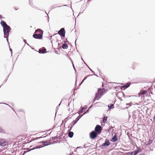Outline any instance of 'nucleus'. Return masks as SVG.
<instances>
[{
  "mask_svg": "<svg viewBox=\"0 0 155 155\" xmlns=\"http://www.w3.org/2000/svg\"><path fill=\"white\" fill-rule=\"evenodd\" d=\"M81 8H82V9L83 10V11L81 12V13H83L85 9L86 8V7H85V6H84L83 5H82V7H81Z\"/></svg>",
  "mask_w": 155,
  "mask_h": 155,
  "instance_id": "cd10ccee",
  "label": "nucleus"
},
{
  "mask_svg": "<svg viewBox=\"0 0 155 155\" xmlns=\"http://www.w3.org/2000/svg\"><path fill=\"white\" fill-rule=\"evenodd\" d=\"M137 150H138V151L139 152V153L141 152L142 150L141 149V148L140 147H139L138 149Z\"/></svg>",
  "mask_w": 155,
  "mask_h": 155,
  "instance_id": "c756f323",
  "label": "nucleus"
},
{
  "mask_svg": "<svg viewBox=\"0 0 155 155\" xmlns=\"http://www.w3.org/2000/svg\"><path fill=\"white\" fill-rule=\"evenodd\" d=\"M98 134L97 133L93 130L90 133V137L91 139L93 140L96 138Z\"/></svg>",
  "mask_w": 155,
  "mask_h": 155,
  "instance_id": "39448f33",
  "label": "nucleus"
},
{
  "mask_svg": "<svg viewBox=\"0 0 155 155\" xmlns=\"http://www.w3.org/2000/svg\"><path fill=\"white\" fill-rule=\"evenodd\" d=\"M94 75L95 76H96L97 77H98L96 74H94Z\"/></svg>",
  "mask_w": 155,
  "mask_h": 155,
  "instance_id": "5fc2aeb1",
  "label": "nucleus"
},
{
  "mask_svg": "<svg viewBox=\"0 0 155 155\" xmlns=\"http://www.w3.org/2000/svg\"><path fill=\"white\" fill-rule=\"evenodd\" d=\"M74 125H73V124H71V126L70 127V130H71L72 127H73L74 126Z\"/></svg>",
  "mask_w": 155,
  "mask_h": 155,
  "instance_id": "2f4dec72",
  "label": "nucleus"
},
{
  "mask_svg": "<svg viewBox=\"0 0 155 155\" xmlns=\"http://www.w3.org/2000/svg\"><path fill=\"white\" fill-rule=\"evenodd\" d=\"M87 108V105H85L84 107H81V109L78 111V114H80L81 113H82L83 112L84 110L86 109Z\"/></svg>",
  "mask_w": 155,
  "mask_h": 155,
  "instance_id": "f8f14e48",
  "label": "nucleus"
},
{
  "mask_svg": "<svg viewBox=\"0 0 155 155\" xmlns=\"http://www.w3.org/2000/svg\"><path fill=\"white\" fill-rule=\"evenodd\" d=\"M83 83V82H82V81H81L80 84H81Z\"/></svg>",
  "mask_w": 155,
  "mask_h": 155,
  "instance_id": "680f3d73",
  "label": "nucleus"
},
{
  "mask_svg": "<svg viewBox=\"0 0 155 155\" xmlns=\"http://www.w3.org/2000/svg\"><path fill=\"white\" fill-rule=\"evenodd\" d=\"M30 140V141H29L30 143V142H31L32 140Z\"/></svg>",
  "mask_w": 155,
  "mask_h": 155,
  "instance_id": "864d4df0",
  "label": "nucleus"
},
{
  "mask_svg": "<svg viewBox=\"0 0 155 155\" xmlns=\"http://www.w3.org/2000/svg\"><path fill=\"white\" fill-rule=\"evenodd\" d=\"M102 130V127L101 125H97L95 127L94 130L99 134L101 133Z\"/></svg>",
  "mask_w": 155,
  "mask_h": 155,
  "instance_id": "423d86ee",
  "label": "nucleus"
},
{
  "mask_svg": "<svg viewBox=\"0 0 155 155\" xmlns=\"http://www.w3.org/2000/svg\"><path fill=\"white\" fill-rule=\"evenodd\" d=\"M90 70V71L93 73H94V72L88 66V67H87Z\"/></svg>",
  "mask_w": 155,
  "mask_h": 155,
  "instance_id": "7c9ffc66",
  "label": "nucleus"
},
{
  "mask_svg": "<svg viewBox=\"0 0 155 155\" xmlns=\"http://www.w3.org/2000/svg\"><path fill=\"white\" fill-rule=\"evenodd\" d=\"M107 116H105L104 117L103 119V122L105 123L107 122Z\"/></svg>",
  "mask_w": 155,
  "mask_h": 155,
  "instance_id": "4be33fe9",
  "label": "nucleus"
},
{
  "mask_svg": "<svg viewBox=\"0 0 155 155\" xmlns=\"http://www.w3.org/2000/svg\"><path fill=\"white\" fill-rule=\"evenodd\" d=\"M1 24L3 27L4 37L5 38H7L6 39L7 41H8V36L9 33L10 31L11 28L10 27L3 21H1Z\"/></svg>",
  "mask_w": 155,
  "mask_h": 155,
  "instance_id": "f257e3e1",
  "label": "nucleus"
},
{
  "mask_svg": "<svg viewBox=\"0 0 155 155\" xmlns=\"http://www.w3.org/2000/svg\"><path fill=\"white\" fill-rule=\"evenodd\" d=\"M83 83V82H82V81H81L80 84H81Z\"/></svg>",
  "mask_w": 155,
  "mask_h": 155,
  "instance_id": "69168bd1",
  "label": "nucleus"
},
{
  "mask_svg": "<svg viewBox=\"0 0 155 155\" xmlns=\"http://www.w3.org/2000/svg\"><path fill=\"white\" fill-rule=\"evenodd\" d=\"M39 143H41L42 144L43 146L41 145H38L33 148L30 149V151L32 150H34L35 149H37L42 148L43 147L47 146L48 145H50L51 144V143L49 140H47L46 141H42L39 142Z\"/></svg>",
  "mask_w": 155,
  "mask_h": 155,
  "instance_id": "f03ea898",
  "label": "nucleus"
},
{
  "mask_svg": "<svg viewBox=\"0 0 155 155\" xmlns=\"http://www.w3.org/2000/svg\"><path fill=\"white\" fill-rule=\"evenodd\" d=\"M52 37V36H50V40H51V38Z\"/></svg>",
  "mask_w": 155,
  "mask_h": 155,
  "instance_id": "603ef678",
  "label": "nucleus"
},
{
  "mask_svg": "<svg viewBox=\"0 0 155 155\" xmlns=\"http://www.w3.org/2000/svg\"><path fill=\"white\" fill-rule=\"evenodd\" d=\"M87 144H85L84 145V148H86L90 146H87Z\"/></svg>",
  "mask_w": 155,
  "mask_h": 155,
  "instance_id": "473e14b6",
  "label": "nucleus"
},
{
  "mask_svg": "<svg viewBox=\"0 0 155 155\" xmlns=\"http://www.w3.org/2000/svg\"><path fill=\"white\" fill-rule=\"evenodd\" d=\"M118 136L116 134H115L114 135V136L112 137V138L110 140V141L113 142H116L118 140Z\"/></svg>",
  "mask_w": 155,
  "mask_h": 155,
  "instance_id": "9d476101",
  "label": "nucleus"
},
{
  "mask_svg": "<svg viewBox=\"0 0 155 155\" xmlns=\"http://www.w3.org/2000/svg\"><path fill=\"white\" fill-rule=\"evenodd\" d=\"M62 6H67V5H64L63 6H56V5H54L51 6V8L52 9H53L54 8H56L60 7H61Z\"/></svg>",
  "mask_w": 155,
  "mask_h": 155,
  "instance_id": "aec40b11",
  "label": "nucleus"
},
{
  "mask_svg": "<svg viewBox=\"0 0 155 155\" xmlns=\"http://www.w3.org/2000/svg\"><path fill=\"white\" fill-rule=\"evenodd\" d=\"M58 134H57V136L54 137H51V139L52 140H55L57 139H61V135H60L59 136H58Z\"/></svg>",
  "mask_w": 155,
  "mask_h": 155,
  "instance_id": "4468645a",
  "label": "nucleus"
},
{
  "mask_svg": "<svg viewBox=\"0 0 155 155\" xmlns=\"http://www.w3.org/2000/svg\"><path fill=\"white\" fill-rule=\"evenodd\" d=\"M74 70L75 71V74H76V69L75 68V67H74Z\"/></svg>",
  "mask_w": 155,
  "mask_h": 155,
  "instance_id": "37998d69",
  "label": "nucleus"
},
{
  "mask_svg": "<svg viewBox=\"0 0 155 155\" xmlns=\"http://www.w3.org/2000/svg\"><path fill=\"white\" fill-rule=\"evenodd\" d=\"M133 151L132 152H129L127 153V155H134Z\"/></svg>",
  "mask_w": 155,
  "mask_h": 155,
  "instance_id": "bb28decb",
  "label": "nucleus"
},
{
  "mask_svg": "<svg viewBox=\"0 0 155 155\" xmlns=\"http://www.w3.org/2000/svg\"><path fill=\"white\" fill-rule=\"evenodd\" d=\"M74 135V133L73 132L70 131L68 134V136L70 138H72Z\"/></svg>",
  "mask_w": 155,
  "mask_h": 155,
  "instance_id": "a211bd4d",
  "label": "nucleus"
},
{
  "mask_svg": "<svg viewBox=\"0 0 155 155\" xmlns=\"http://www.w3.org/2000/svg\"><path fill=\"white\" fill-rule=\"evenodd\" d=\"M66 41H64V43H66V42H68V43H69V41L67 40V39H66Z\"/></svg>",
  "mask_w": 155,
  "mask_h": 155,
  "instance_id": "c9c22d12",
  "label": "nucleus"
},
{
  "mask_svg": "<svg viewBox=\"0 0 155 155\" xmlns=\"http://www.w3.org/2000/svg\"><path fill=\"white\" fill-rule=\"evenodd\" d=\"M82 117V115H79L76 118L75 120H74L72 122L73 125H74Z\"/></svg>",
  "mask_w": 155,
  "mask_h": 155,
  "instance_id": "9b49d317",
  "label": "nucleus"
},
{
  "mask_svg": "<svg viewBox=\"0 0 155 155\" xmlns=\"http://www.w3.org/2000/svg\"><path fill=\"white\" fill-rule=\"evenodd\" d=\"M138 155H145L144 153L139 154Z\"/></svg>",
  "mask_w": 155,
  "mask_h": 155,
  "instance_id": "49530a36",
  "label": "nucleus"
},
{
  "mask_svg": "<svg viewBox=\"0 0 155 155\" xmlns=\"http://www.w3.org/2000/svg\"><path fill=\"white\" fill-rule=\"evenodd\" d=\"M48 21H49V17L48 16Z\"/></svg>",
  "mask_w": 155,
  "mask_h": 155,
  "instance_id": "4d7b16f0",
  "label": "nucleus"
},
{
  "mask_svg": "<svg viewBox=\"0 0 155 155\" xmlns=\"http://www.w3.org/2000/svg\"><path fill=\"white\" fill-rule=\"evenodd\" d=\"M87 114V113H86V112H84L83 114L82 115V116H83L84 115H85V114Z\"/></svg>",
  "mask_w": 155,
  "mask_h": 155,
  "instance_id": "a18cd8bd",
  "label": "nucleus"
},
{
  "mask_svg": "<svg viewBox=\"0 0 155 155\" xmlns=\"http://www.w3.org/2000/svg\"><path fill=\"white\" fill-rule=\"evenodd\" d=\"M62 49H66L68 48V45L66 44H64L62 45Z\"/></svg>",
  "mask_w": 155,
  "mask_h": 155,
  "instance_id": "6ab92c4d",
  "label": "nucleus"
},
{
  "mask_svg": "<svg viewBox=\"0 0 155 155\" xmlns=\"http://www.w3.org/2000/svg\"><path fill=\"white\" fill-rule=\"evenodd\" d=\"M153 119L154 120H155V115H154V116L153 117Z\"/></svg>",
  "mask_w": 155,
  "mask_h": 155,
  "instance_id": "3c124183",
  "label": "nucleus"
},
{
  "mask_svg": "<svg viewBox=\"0 0 155 155\" xmlns=\"http://www.w3.org/2000/svg\"><path fill=\"white\" fill-rule=\"evenodd\" d=\"M110 144V143L109 140L107 139H106L104 143H102L101 145L99 146L100 148L102 149H104L108 146Z\"/></svg>",
  "mask_w": 155,
  "mask_h": 155,
  "instance_id": "7ed1b4c3",
  "label": "nucleus"
},
{
  "mask_svg": "<svg viewBox=\"0 0 155 155\" xmlns=\"http://www.w3.org/2000/svg\"><path fill=\"white\" fill-rule=\"evenodd\" d=\"M152 142V140L150 139H149L148 142L146 144V145L147 146H148L150 145L151 143Z\"/></svg>",
  "mask_w": 155,
  "mask_h": 155,
  "instance_id": "b1692460",
  "label": "nucleus"
},
{
  "mask_svg": "<svg viewBox=\"0 0 155 155\" xmlns=\"http://www.w3.org/2000/svg\"><path fill=\"white\" fill-rule=\"evenodd\" d=\"M85 64L87 67H88V65L87 64Z\"/></svg>",
  "mask_w": 155,
  "mask_h": 155,
  "instance_id": "bf43d9fd",
  "label": "nucleus"
},
{
  "mask_svg": "<svg viewBox=\"0 0 155 155\" xmlns=\"http://www.w3.org/2000/svg\"><path fill=\"white\" fill-rule=\"evenodd\" d=\"M83 83V82H82V81H81L80 84H81Z\"/></svg>",
  "mask_w": 155,
  "mask_h": 155,
  "instance_id": "0e129e2a",
  "label": "nucleus"
},
{
  "mask_svg": "<svg viewBox=\"0 0 155 155\" xmlns=\"http://www.w3.org/2000/svg\"><path fill=\"white\" fill-rule=\"evenodd\" d=\"M55 53H56V54H59L58 53L57 51L56 50L55 51Z\"/></svg>",
  "mask_w": 155,
  "mask_h": 155,
  "instance_id": "a19ab883",
  "label": "nucleus"
},
{
  "mask_svg": "<svg viewBox=\"0 0 155 155\" xmlns=\"http://www.w3.org/2000/svg\"><path fill=\"white\" fill-rule=\"evenodd\" d=\"M81 59L83 61H84L82 57H81Z\"/></svg>",
  "mask_w": 155,
  "mask_h": 155,
  "instance_id": "6e6d98bb",
  "label": "nucleus"
},
{
  "mask_svg": "<svg viewBox=\"0 0 155 155\" xmlns=\"http://www.w3.org/2000/svg\"><path fill=\"white\" fill-rule=\"evenodd\" d=\"M45 137H45L41 136V137H38L36 138H35V140L36 139H40V138H42V137Z\"/></svg>",
  "mask_w": 155,
  "mask_h": 155,
  "instance_id": "72a5a7b5",
  "label": "nucleus"
},
{
  "mask_svg": "<svg viewBox=\"0 0 155 155\" xmlns=\"http://www.w3.org/2000/svg\"><path fill=\"white\" fill-rule=\"evenodd\" d=\"M150 93H151V94H153V92H150Z\"/></svg>",
  "mask_w": 155,
  "mask_h": 155,
  "instance_id": "774afa93",
  "label": "nucleus"
},
{
  "mask_svg": "<svg viewBox=\"0 0 155 155\" xmlns=\"http://www.w3.org/2000/svg\"><path fill=\"white\" fill-rule=\"evenodd\" d=\"M59 107H58V106L56 108V110H58Z\"/></svg>",
  "mask_w": 155,
  "mask_h": 155,
  "instance_id": "79ce46f5",
  "label": "nucleus"
},
{
  "mask_svg": "<svg viewBox=\"0 0 155 155\" xmlns=\"http://www.w3.org/2000/svg\"><path fill=\"white\" fill-rule=\"evenodd\" d=\"M114 83L116 84H123V85L121 86L120 87V89L122 90H124L127 88L130 85L131 83L130 82H127L125 84H123L121 83H117V82H115Z\"/></svg>",
  "mask_w": 155,
  "mask_h": 155,
  "instance_id": "20e7f679",
  "label": "nucleus"
},
{
  "mask_svg": "<svg viewBox=\"0 0 155 155\" xmlns=\"http://www.w3.org/2000/svg\"><path fill=\"white\" fill-rule=\"evenodd\" d=\"M105 91L104 88H103L102 89H101L98 88L97 93L100 95V96L101 97L104 94V92Z\"/></svg>",
  "mask_w": 155,
  "mask_h": 155,
  "instance_id": "1a4fd4ad",
  "label": "nucleus"
},
{
  "mask_svg": "<svg viewBox=\"0 0 155 155\" xmlns=\"http://www.w3.org/2000/svg\"><path fill=\"white\" fill-rule=\"evenodd\" d=\"M43 32H44L41 29L38 28L37 29H36L35 30L34 33H37V34L38 33H39V34L43 35Z\"/></svg>",
  "mask_w": 155,
  "mask_h": 155,
  "instance_id": "ddd939ff",
  "label": "nucleus"
},
{
  "mask_svg": "<svg viewBox=\"0 0 155 155\" xmlns=\"http://www.w3.org/2000/svg\"><path fill=\"white\" fill-rule=\"evenodd\" d=\"M61 101L60 102V104H59V105L58 106L59 107L61 105Z\"/></svg>",
  "mask_w": 155,
  "mask_h": 155,
  "instance_id": "c03bdc74",
  "label": "nucleus"
},
{
  "mask_svg": "<svg viewBox=\"0 0 155 155\" xmlns=\"http://www.w3.org/2000/svg\"><path fill=\"white\" fill-rule=\"evenodd\" d=\"M65 120V121L66 122L68 120V117H66L64 119Z\"/></svg>",
  "mask_w": 155,
  "mask_h": 155,
  "instance_id": "58836bf2",
  "label": "nucleus"
},
{
  "mask_svg": "<svg viewBox=\"0 0 155 155\" xmlns=\"http://www.w3.org/2000/svg\"><path fill=\"white\" fill-rule=\"evenodd\" d=\"M108 107L109 110L114 108V105L113 104H110L108 105Z\"/></svg>",
  "mask_w": 155,
  "mask_h": 155,
  "instance_id": "dca6fc26",
  "label": "nucleus"
},
{
  "mask_svg": "<svg viewBox=\"0 0 155 155\" xmlns=\"http://www.w3.org/2000/svg\"><path fill=\"white\" fill-rule=\"evenodd\" d=\"M89 108H88L86 111V113H87L89 112Z\"/></svg>",
  "mask_w": 155,
  "mask_h": 155,
  "instance_id": "e433bc0d",
  "label": "nucleus"
},
{
  "mask_svg": "<svg viewBox=\"0 0 155 155\" xmlns=\"http://www.w3.org/2000/svg\"><path fill=\"white\" fill-rule=\"evenodd\" d=\"M132 104L131 103H130L127 104L126 105H130V106H131V104Z\"/></svg>",
  "mask_w": 155,
  "mask_h": 155,
  "instance_id": "4c0bfd02",
  "label": "nucleus"
},
{
  "mask_svg": "<svg viewBox=\"0 0 155 155\" xmlns=\"http://www.w3.org/2000/svg\"><path fill=\"white\" fill-rule=\"evenodd\" d=\"M72 65H73V68H74V64L72 61Z\"/></svg>",
  "mask_w": 155,
  "mask_h": 155,
  "instance_id": "de8ad7c7",
  "label": "nucleus"
},
{
  "mask_svg": "<svg viewBox=\"0 0 155 155\" xmlns=\"http://www.w3.org/2000/svg\"><path fill=\"white\" fill-rule=\"evenodd\" d=\"M84 79L81 81H82V82H83L84 81Z\"/></svg>",
  "mask_w": 155,
  "mask_h": 155,
  "instance_id": "338daca9",
  "label": "nucleus"
},
{
  "mask_svg": "<svg viewBox=\"0 0 155 155\" xmlns=\"http://www.w3.org/2000/svg\"><path fill=\"white\" fill-rule=\"evenodd\" d=\"M122 96L124 97V98H126L127 97H130L133 96H128L127 95H125L124 93H123V92H122Z\"/></svg>",
  "mask_w": 155,
  "mask_h": 155,
  "instance_id": "393cba45",
  "label": "nucleus"
},
{
  "mask_svg": "<svg viewBox=\"0 0 155 155\" xmlns=\"http://www.w3.org/2000/svg\"><path fill=\"white\" fill-rule=\"evenodd\" d=\"M46 49L45 48L42 49H40L39 51V53L40 54L45 53H46L45 51H46Z\"/></svg>",
  "mask_w": 155,
  "mask_h": 155,
  "instance_id": "2eb2a0df",
  "label": "nucleus"
},
{
  "mask_svg": "<svg viewBox=\"0 0 155 155\" xmlns=\"http://www.w3.org/2000/svg\"><path fill=\"white\" fill-rule=\"evenodd\" d=\"M101 97L100 96V95L97 93L96 94L94 98L97 100H98Z\"/></svg>",
  "mask_w": 155,
  "mask_h": 155,
  "instance_id": "f3484780",
  "label": "nucleus"
},
{
  "mask_svg": "<svg viewBox=\"0 0 155 155\" xmlns=\"http://www.w3.org/2000/svg\"><path fill=\"white\" fill-rule=\"evenodd\" d=\"M93 75L90 74L85 76L84 78V80H85L88 77L92 76Z\"/></svg>",
  "mask_w": 155,
  "mask_h": 155,
  "instance_id": "c85d7f7f",
  "label": "nucleus"
},
{
  "mask_svg": "<svg viewBox=\"0 0 155 155\" xmlns=\"http://www.w3.org/2000/svg\"><path fill=\"white\" fill-rule=\"evenodd\" d=\"M45 13L46 14H47V15H48V14H47V12H46V11H45Z\"/></svg>",
  "mask_w": 155,
  "mask_h": 155,
  "instance_id": "052dcab7",
  "label": "nucleus"
},
{
  "mask_svg": "<svg viewBox=\"0 0 155 155\" xmlns=\"http://www.w3.org/2000/svg\"><path fill=\"white\" fill-rule=\"evenodd\" d=\"M133 152L134 155H136L138 153H139V152L138 151V150H134V151H133Z\"/></svg>",
  "mask_w": 155,
  "mask_h": 155,
  "instance_id": "5701e85b",
  "label": "nucleus"
},
{
  "mask_svg": "<svg viewBox=\"0 0 155 155\" xmlns=\"http://www.w3.org/2000/svg\"><path fill=\"white\" fill-rule=\"evenodd\" d=\"M76 40H77V39H76L75 41V46L76 47Z\"/></svg>",
  "mask_w": 155,
  "mask_h": 155,
  "instance_id": "09e8293b",
  "label": "nucleus"
},
{
  "mask_svg": "<svg viewBox=\"0 0 155 155\" xmlns=\"http://www.w3.org/2000/svg\"><path fill=\"white\" fill-rule=\"evenodd\" d=\"M93 106V105H91V106L90 107H89V109H90V108H91Z\"/></svg>",
  "mask_w": 155,
  "mask_h": 155,
  "instance_id": "8fccbe9b",
  "label": "nucleus"
},
{
  "mask_svg": "<svg viewBox=\"0 0 155 155\" xmlns=\"http://www.w3.org/2000/svg\"><path fill=\"white\" fill-rule=\"evenodd\" d=\"M43 35L34 33L33 35V37L36 39H41L43 38Z\"/></svg>",
  "mask_w": 155,
  "mask_h": 155,
  "instance_id": "6e6552de",
  "label": "nucleus"
},
{
  "mask_svg": "<svg viewBox=\"0 0 155 155\" xmlns=\"http://www.w3.org/2000/svg\"><path fill=\"white\" fill-rule=\"evenodd\" d=\"M147 91L146 90H143L142 91H140V93H139V94H141L144 95L147 93Z\"/></svg>",
  "mask_w": 155,
  "mask_h": 155,
  "instance_id": "412c9836",
  "label": "nucleus"
},
{
  "mask_svg": "<svg viewBox=\"0 0 155 155\" xmlns=\"http://www.w3.org/2000/svg\"><path fill=\"white\" fill-rule=\"evenodd\" d=\"M60 141H59L58 140H57L55 141V143H60Z\"/></svg>",
  "mask_w": 155,
  "mask_h": 155,
  "instance_id": "ea45409f",
  "label": "nucleus"
},
{
  "mask_svg": "<svg viewBox=\"0 0 155 155\" xmlns=\"http://www.w3.org/2000/svg\"><path fill=\"white\" fill-rule=\"evenodd\" d=\"M1 145H2V146H4V145H4V144L3 143H2L1 144Z\"/></svg>",
  "mask_w": 155,
  "mask_h": 155,
  "instance_id": "13d9d810",
  "label": "nucleus"
},
{
  "mask_svg": "<svg viewBox=\"0 0 155 155\" xmlns=\"http://www.w3.org/2000/svg\"><path fill=\"white\" fill-rule=\"evenodd\" d=\"M96 100H97V99H96V98H94L93 99V101L92 102V103H94L95 102V101Z\"/></svg>",
  "mask_w": 155,
  "mask_h": 155,
  "instance_id": "f704fd0d",
  "label": "nucleus"
},
{
  "mask_svg": "<svg viewBox=\"0 0 155 155\" xmlns=\"http://www.w3.org/2000/svg\"><path fill=\"white\" fill-rule=\"evenodd\" d=\"M101 103L100 102H97L95 103H94V104L93 105V106H99L98 105H97V104H101Z\"/></svg>",
  "mask_w": 155,
  "mask_h": 155,
  "instance_id": "a878e982",
  "label": "nucleus"
},
{
  "mask_svg": "<svg viewBox=\"0 0 155 155\" xmlns=\"http://www.w3.org/2000/svg\"><path fill=\"white\" fill-rule=\"evenodd\" d=\"M83 83V82H82V81H81L80 84H81Z\"/></svg>",
  "mask_w": 155,
  "mask_h": 155,
  "instance_id": "e2e57ef3",
  "label": "nucleus"
},
{
  "mask_svg": "<svg viewBox=\"0 0 155 155\" xmlns=\"http://www.w3.org/2000/svg\"><path fill=\"white\" fill-rule=\"evenodd\" d=\"M66 32L64 28H61L58 31V34L61 37H64L65 36Z\"/></svg>",
  "mask_w": 155,
  "mask_h": 155,
  "instance_id": "0eeeda50",
  "label": "nucleus"
}]
</instances>
